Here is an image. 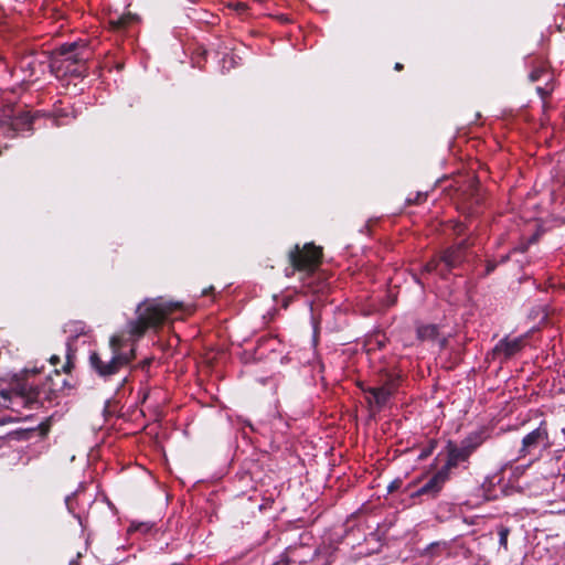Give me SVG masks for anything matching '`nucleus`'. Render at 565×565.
<instances>
[{
    "instance_id": "1",
    "label": "nucleus",
    "mask_w": 565,
    "mask_h": 565,
    "mask_svg": "<svg viewBox=\"0 0 565 565\" xmlns=\"http://www.w3.org/2000/svg\"><path fill=\"white\" fill-rule=\"evenodd\" d=\"M181 307L179 302L162 299L148 300L137 308V319L128 323V335L114 334L109 340L111 355L104 359L99 353L93 352L89 356L92 369L104 379H107L130 364L136 356L134 342L150 327L160 324L167 316Z\"/></svg>"
},
{
    "instance_id": "2",
    "label": "nucleus",
    "mask_w": 565,
    "mask_h": 565,
    "mask_svg": "<svg viewBox=\"0 0 565 565\" xmlns=\"http://www.w3.org/2000/svg\"><path fill=\"white\" fill-rule=\"evenodd\" d=\"M551 446L547 428L541 424L537 428L526 434L521 441V447L518 450L516 459L529 458L525 466H519L514 470V475H521L525 468L530 467L536 461L543 451Z\"/></svg>"
},
{
    "instance_id": "3",
    "label": "nucleus",
    "mask_w": 565,
    "mask_h": 565,
    "mask_svg": "<svg viewBox=\"0 0 565 565\" xmlns=\"http://www.w3.org/2000/svg\"><path fill=\"white\" fill-rule=\"evenodd\" d=\"M321 249L313 244H306L302 248L299 245L289 252V262L291 267L286 268V276H291L296 270L310 275L319 267L321 259Z\"/></svg>"
},
{
    "instance_id": "4",
    "label": "nucleus",
    "mask_w": 565,
    "mask_h": 565,
    "mask_svg": "<svg viewBox=\"0 0 565 565\" xmlns=\"http://www.w3.org/2000/svg\"><path fill=\"white\" fill-rule=\"evenodd\" d=\"M88 58L87 46L83 42H72L62 44L54 52L53 65L68 62L71 64H81Z\"/></svg>"
},
{
    "instance_id": "5",
    "label": "nucleus",
    "mask_w": 565,
    "mask_h": 565,
    "mask_svg": "<svg viewBox=\"0 0 565 565\" xmlns=\"http://www.w3.org/2000/svg\"><path fill=\"white\" fill-rule=\"evenodd\" d=\"M482 443L480 436L475 437V441L472 438L466 439L461 446H454L449 449L448 459L446 465L441 469H447V475L449 476V471L457 467L460 462L466 461L469 456L477 449Z\"/></svg>"
},
{
    "instance_id": "6",
    "label": "nucleus",
    "mask_w": 565,
    "mask_h": 565,
    "mask_svg": "<svg viewBox=\"0 0 565 565\" xmlns=\"http://www.w3.org/2000/svg\"><path fill=\"white\" fill-rule=\"evenodd\" d=\"M524 337L501 339L492 350L493 359L507 360L522 350L524 347Z\"/></svg>"
},
{
    "instance_id": "7",
    "label": "nucleus",
    "mask_w": 565,
    "mask_h": 565,
    "mask_svg": "<svg viewBox=\"0 0 565 565\" xmlns=\"http://www.w3.org/2000/svg\"><path fill=\"white\" fill-rule=\"evenodd\" d=\"M447 469H439L425 484L418 488L412 498L426 495L428 498H435L441 490L445 482L448 480Z\"/></svg>"
},
{
    "instance_id": "8",
    "label": "nucleus",
    "mask_w": 565,
    "mask_h": 565,
    "mask_svg": "<svg viewBox=\"0 0 565 565\" xmlns=\"http://www.w3.org/2000/svg\"><path fill=\"white\" fill-rule=\"evenodd\" d=\"M468 241L463 239L455 247L448 248L440 257L447 270L456 268L463 260V250L468 247Z\"/></svg>"
},
{
    "instance_id": "9",
    "label": "nucleus",
    "mask_w": 565,
    "mask_h": 565,
    "mask_svg": "<svg viewBox=\"0 0 565 565\" xmlns=\"http://www.w3.org/2000/svg\"><path fill=\"white\" fill-rule=\"evenodd\" d=\"M366 393L369 403H374L379 408H381L386 405L393 395V388L391 386L371 387Z\"/></svg>"
},
{
    "instance_id": "10",
    "label": "nucleus",
    "mask_w": 565,
    "mask_h": 565,
    "mask_svg": "<svg viewBox=\"0 0 565 565\" xmlns=\"http://www.w3.org/2000/svg\"><path fill=\"white\" fill-rule=\"evenodd\" d=\"M21 394L23 397H25L26 402L29 404L38 403L39 402V388L32 384H23L21 387Z\"/></svg>"
},
{
    "instance_id": "11",
    "label": "nucleus",
    "mask_w": 565,
    "mask_h": 565,
    "mask_svg": "<svg viewBox=\"0 0 565 565\" xmlns=\"http://www.w3.org/2000/svg\"><path fill=\"white\" fill-rule=\"evenodd\" d=\"M417 335L420 340H434L438 335V328L435 324L420 326Z\"/></svg>"
},
{
    "instance_id": "12",
    "label": "nucleus",
    "mask_w": 565,
    "mask_h": 565,
    "mask_svg": "<svg viewBox=\"0 0 565 565\" xmlns=\"http://www.w3.org/2000/svg\"><path fill=\"white\" fill-rule=\"evenodd\" d=\"M132 19L134 17L131 14L120 15L116 19H111L110 24L114 29L119 30L126 28Z\"/></svg>"
},
{
    "instance_id": "13",
    "label": "nucleus",
    "mask_w": 565,
    "mask_h": 565,
    "mask_svg": "<svg viewBox=\"0 0 565 565\" xmlns=\"http://www.w3.org/2000/svg\"><path fill=\"white\" fill-rule=\"evenodd\" d=\"M542 77H550V74L543 66L534 68L529 75L531 82L540 81Z\"/></svg>"
},
{
    "instance_id": "14",
    "label": "nucleus",
    "mask_w": 565,
    "mask_h": 565,
    "mask_svg": "<svg viewBox=\"0 0 565 565\" xmlns=\"http://www.w3.org/2000/svg\"><path fill=\"white\" fill-rule=\"evenodd\" d=\"M498 533H499V544L507 551L510 529L507 526H500Z\"/></svg>"
},
{
    "instance_id": "15",
    "label": "nucleus",
    "mask_w": 565,
    "mask_h": 565,
    "mask_svg": "<svg viewBox=\"0 0 565 565\" xmlns=\"http://www.w3.org/2000/svg\"><path fill=\"white\" fill-rule=\"evenodd\" d=\"M33 118H34V117H33V116H31V115H30V114H28V113H25V114L21 115V116L17 119V121H15V124H14V127H13V128H11V130H12V131L18 130L19 125H26V126H30V125L33 122Z\"/></svg>"
},
{
    "instance_id": "16",
    "label": "nucleus",
    "mask_w": 565,
    "mask_h": 565,
    "mask_svg": "<svg viewBox=\"0 0 565 565\" xmlns=\"http://www.w3.org/2000/svg\"><path fill=\"white\" fill-rule=\"evenodd\" d=\"M439 263H440V260H437V259L429 260L428 263L425 264L424 271L425 273L436 271L438 269Z\"/></svg>"
},
{
    "instance_id": "17",
    "label": "nucleus",
    "mask_w": 565,
    "mask_h": 565,
    "mask_svg": "<svg viewBox=\"0 0 565 565\" xmlns=\"http://www.w3.org/2000/svg\"><path fill=\"white\" fill-rule=\"evenodd\" d=\"M536 90L541 95V97L544 98L545 96H547L551 93L552 89L547 88V87L537 86Z\"/></svg>"
},
{
    "instance_id": "18",
    "label": "nucleus",
    "mask_w": 565,
    "mask_h": 565,
    "mask_svg": "<svg viewBox=\"0 0 565 565\" xmlns=\"http://www.w3.org/2000/svg\"><path fill=\"white\" fill-rule=\"evenodd\" d=\"M426 198V194H423V193H417L416 194V198L414 200L412 199H408V203H420L424 199Z\"/></svg>"
},
{
    "instance_id": "19",
    "label": "nucleus",
    "mask_w": 565,
    "mask_h": 565,
    "mask_svg": "<svg viewBox=\"0 0 565 565\" xmlns=\"http://www.w3.org/2000/svg\"><path fill=\"white\" fill-rule=\"evenodd\" d=\"M494 268H495V264H494V263H492V262H488V264H487V270H486V274H487V275H488V274H490L491 271H493V270H494Z\"/></svg>"
},
{
    "instance_id": "20",
    "label": "nucleus",
    "mask_w": 565,
    "mask_h": 565,
    "mask_svg": "<svg viewBox=\"0 0 565 565\" xmlns=\"http://www.w3.org/2000/svg\"><path fill=\"white\" fill-rule=\"evenodd\" d=\"M72 500H73V495L67 497L66 500H65V503H66L70 512H73Z\"/></svg>"
},
{
    "instance_id": "21",
    "label": "nucleus",
    "mask_w": 565,
    "mask_h": 565,
    "mask_svg": "<svg viewBox=\"0 0 565 565\" xmlns=\"http://www.w3.org/2000/svg\"><path fill=\"white\" fill-rule=\"evenodd\" d=\"M436 547H438V544H437V543H434V544H431V545L427 548V552L433 554V551H434Z\"/></svg>"
},
{
    "instance_id": "22",
    "label": "nucleus",
    "mask_w": 565,
    "mask_h": 565,
    "mask_svg": "<svg viewBox=\"0 0 565 565\" xmlns=\"http://www.w3.org/2000/svg\"><path fill=\"white\" fill-rule=\"evenodd\" d=\"M394 68H395L396 71H401V70L403 68V65H402L401 63H396V64H395V66H394Z\"/></svg>"
},
{
    "instance_id": "23",
    "label": "nucleus",
    "mask_w": 565,
    "mask_h": 565,
    "mask_svg": "<svg viewBox=\"0 0 565 565\" xmlns=\"http://www.w3.org/2000/svg\"><path fill=\"white\" fill-rule=\"evenodd\" d=\"M68 565H79V563L76 559H72Z\"/></svg>"
},
{
    "instance_id": "24",
    "label": "nucleus",
    "mask_w": 565,
    "mask_h": 565,
    "mask_svg": "<svg viewBox=\"0 0 565 565\" xmlns=\"http://www.w3.org/2000/svg\"><path fill=\"white\" fill-rule=\"evenodd\" d=\"M508 258H509V256H504V257L502 258V262L508 260Z\"/></svg>"
},
{
    "instance_id": "25",
    "label": "nucleus",
    "mask_w": 565,
    "mask_h": 565,
    "mask_svg": "<svg viewBox=\"0 0 565 565\" xmlns=\"http://www.w3.org/2000/svg\"><path fill=\"white\" fill-rule=\"evenodd\" d=\"M55 360H57V358H55V356H54V358H51V361H52L53 363L55 362Z\"/></svg>"
}]
</instances>
